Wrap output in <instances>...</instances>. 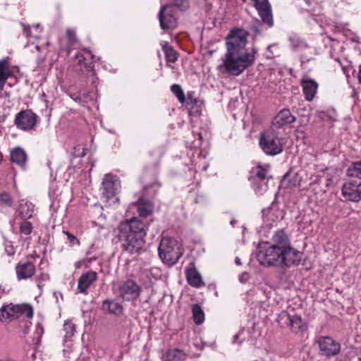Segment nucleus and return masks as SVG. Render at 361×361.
Returning <instances> with one entry per match:
<instances>
[{"label":"nucleus","mask_w":361,"mask_h":361,"mask_svg":"<svg viewBox=\"0 0 361 361\" xmlns=\"http://www.w3.org/2000/svg\"><path fill=\"white\" fill-rule=\"evenodd\" d=\"M0 204L7 207H13V199L8 192H4L0 193Z\"/></svg>","instance_id":"obj_36"},{"label":"nucleus","mask_w":361,"mask_h":361,"mask_svg":"<svg viewBox=\"0 0 361 361\" xmlns=\"http://www.w3.org/2000/svg\"><path fill=\"white\" fill-rule=\"evenodd\" d=\"M11 160L20 167H24L27 161V154L20 147H16L11 152Z\"/></svg>","instance_id":"obj_25"},{"label":"nucleus","mask_w":361,"mask_h":361,"mask_svg":"<svg viewBox=\"0 0 361 361\" xmlns=\"http://www.w3.org/2000/svg\"><path fill=\"white\" fill-rule=\"evenodd\" d=\"M346 174L349 177L357 178V179L361 180V161L353 163L347 169Z\"/></svg>","instance_id":"obj_32"},{"label":"nucleus","mask_w":361,"mask_h":361,"mask_svg":"<svg viewBox=\"0 0 361 361\" xmlns=\"http://www.w3.org/2000/svg\"><path fill=\"white\" fill-rule=\"evenodd\" d=\"M22 26L23 27V31L24 33L26 35L27 37H31L32 34L30 32V27L29 25H26L24 23H21ZM34 37H37V35H32Z\"/></svg>","instance_id":"obj_42"},{"label":"nucleus","mask_w":361,"mask_h":361,"mask_svg":"<svg viewBox=\"0 0 361 361\" xmlns=\"http://www.w3.org/2000/svg\"><path fill=\"white\" fill-rule=\"evenodd\" d=\"M175 5L180 11H185L189 8V3L188 0H173Z\"/></svg>","instance_id":"obj_39"},{"label":"nucleus","mask_w":361,"mask_h":361,"mask_svg":"<svg viewBox=\"0 0 361 361\" xmlns=\"http://www.w3.org/2000/svg\"><path fill=\"white\" fill-rule=\"evenodd\" d=\"M289 41L291 42L293 48H296L299 45V40L296 37H289Z\"/></svg>","instance_id":"obj_43"},{"label":"nucleus","mask_w":361,"mask_h":361,"mask_svg":"<svg viewBox=\"0 0 361 361\" xmlns=\"http://www.w3.org/2000/svg\"><path fill=\"white\" fill-rule=\"evenodd\" d=\"M271 245L279 247L287 252H291L293 255L302 259V253L291 246L290 240L286 232L283 230L276 231L272 238Z\"/></svg>","instance_id":"obj_8"},{"label":"nucleus","mask_w":361,"mask_h":361,"mask_svg":"<svg viewBox=\"0 0 361 361\" xmlns=\"http://www.w3.org/2000/svg\"><path fill=\"white\" fill-rule=\"evenodd\" d=\"M66 37L68 38V43L66 49H67L68 51L69 52L71 47L76 42L75 33L73 30H72L71 29H68L66 30Z\"/></svg>","instance_id":"obj_38"},{"label":"nucleus","mask_w":361,"mask_h":361,"mask_svg":"<svg viewBox=\"0 0 361 361\" xmlns=\"http://www.w3.org/2000/svg\"><path fill=\"white\" fill-rule=\"evenodd\" d=\"M97 278V274L93 271H89L82 274L78 281V289L80 293L87 295L88 294V288L96 281Z\"/></svg>","instance_id":"obj_16"},{"label":"nucleus","mask_w":361,"mask_h":361,"mask_svg":"<svg viewBox=\"0 0 361 361\" xmlns=\"http://www.w3.org/2000/svg\"><path fill=\"white\" fill-rule=\"evenodd\" d=\"M161 46L168 62L174 63L178 59V54L167 42H161Z\"/></svg>","instance_id":"obj_29"},{"label":"nucleus","mask_w":361,"mask_h":361,"mask_svg":"<svg viewBox=\"0 0 361 361\" xmlns=\"http://www.w3.org/2000/svg\"><path fill=\"white\" fill-rule=\"evenodd\" d=\"M235 262L237 265H241V261L240 259L238 257H236L235 258Z\"/></svg>","instance_id":"obj_50"},{"label":"nucleus","mask_w":361,"mask_h":361,"mask_svg":"<svg viewBox=\"0 0 361 361\" xmlns=\"http://www.w3.org/2000/svg\"><path fill=\"white\" fill-rule=\"evenodd\" d=\"M35 212V205L32 202L22 200L16 210V214L21 220H28L34 216Z\"/></svg>","instance_id":"obj_18"},{"label":"nucleus","mask_w":361,"mask_h":361,"mask_svg":"<svg viewBox=\"0 0 361 361\" xmlns=\"http://www.w3.org/2000/svg\"><path fill=\"white\" fill-rule=\"evenodd\" d=\"M263 23L269 27L274 25L271 6L268 0H251Z\"/></svg>","instance_id":"obj_14"},{"label":"nucleus","mask_w":361,"mask_h":361,"mask_svg":"<svg viewBox=\"0 0 361 361\" xmlns=\"http://www.w3.org/2000/svg\"><path fill=\"white\" fill-rule=\"evenodd\" d=\"M358 80L361 84V64L359 66Z\"/></svg>","instance_id":"obj_49"},{"label":"nucleus","mask_w":361,"mask_h":361,"mask_svg":"<svg viewBox=\"0 0 361 361\" xmlns=\"http://www.w3.org/2000/svg\"><path fill=\"white\" fill-rule=\"evenodd\" d=\"M185 354L178 349H171L166 351L161 357L162 361H184Z\"/></svg>","instance_id":"obj_28"},{"label":"nucleus","mask_w":361,"mask_h":361,"mask_svg":"<svg viewBox=\"0 0 361 361\" xmlns=\"http://www.w3.org/2000/svg\"><path fill=\"white\" fill-rule=\"evenodd\" d=\"M253 30L256 35H259L261 33V30L259 29V25H256L253 27Z\"/></svg>","instance_id":"obj_47"},{"label":"nucleus","mask_w":361,"mask_h":361,"mask_svg":"<svg viewBox=\"0 0 361 361\" xmlns=\"http://www.w3.org/2000/svg\"><path fill=\"white\" fill-rule=\"evenodd\" d=\"M248 33L243 29L236 28L231 31L226 39V53L223 60L225 71L235 76L240 75L245 69L254 64L257 50L250 51L246 49Z\"/></svg>","instance_id":"obj_1"},{"label":"nucleus","mask_w":361,"mask_h":361,"mask_svg":"<svg viewBox=\"0 0 361 361\" xmlns=\"http://www.w3.org/2000/svg\"><path fill=\"white\" fill-rule=\"evenodd\" d=\"M37 122V116L31 110H23L18 113L15 118V125L24 131L34 128Z\"/></svg>","instance_id":"obj_11"},{"label":"nucleus","mask_w":361,"mask_h":361,"mask_svg":"<svg viewBox=\"0 0 361 361\" xmlns=\"http://www.w3.org/2000/svg\"><path fill=\"white\" fill-rule=\"evenodd\" d=\"M64 233L66 235L68 239L69 240V243L71 246L80 245L79 240L72 233L68 231H64Z\"/></svg>","instance_id":"obj_40"},{"label":"nucleus","mask_w":361,"mask_h":361,"mask_svg":"<svg viewBox=\"0 0 361 361\" xmlns=\"http://www.w3.org/2000/svg\"><path fill=\"white\" fill-rule=\"evenodd\" d=\"M235 222H236V220H235V219H233L231 221L230 224H231V225L233 227V226H234V225H235Z\"/></svg>","instance_id":"obj_52"},{"label":"nucleus","mask_w":361,"mask_h":361,"mask_svg":"<svg viewBox=\"0 0 361 361\" xmlns=\"http://www.w3.org/2000/svg\"><path fill=\"white\" fill-rule=\"evenodd\" d=\"M267 180L264 181H251L252 188L257 193L262 194L267 190Z\"/></svg>","instance_id":"obj_37"},{"label":"nucleus","mask_w":361,"mask_h":361,"mask_svg":"<svg viewBox=\"0 0 361 361\" xmlns=\"http://www.w3.org/2000/svg\"><path fill=\"white\" fill-rule=\"evenodd\" d=\"M4 87H2V86H1V85H0V93H1V91L4 90Z\"/></svg>","instance_id":"obj_54"},{"label":"nucleus","mask_w":361,"mask_h":361,"mask_svg":"<svg viewBox=\"0 0 361 361\" xmlns=\"http://www.w3.org/2000/svg\"><path fill=\"white\" fill-rule=\"evenodd\" d=\"M302 90L307 101H312L317 93L318 84L312 79H302L301 81Z\"/></svg>","instance_id":"obj_22"},{"label":"nucleus","mask_w":361,"mask_h":361,"mask_svg":"<svg viewBox=\"0 0 361 361\" xmlns=\"http://www.w3.org/2000/svg\"><path fill=\"white\" fill-rule=\"evenodd\" d=\"M22 316L30 319L33 317V310L28 304L13 305L4 306L1 310V317L4 319H16Z\"/></svg>","instance_id":"obj_5"},{"label":"nucleus","mask_w":361,"mask_h":361,"mask_svg":"<svg viewBox=\"0 0 361 361\" xmlns=\"http://www.w3.org/2000/svg\"><path fill=\"white\" fill-rule=\"evenodd\" d=\"M341 192L346 200L359 202L361 200V180L351 179L346 181L342 187Z\"/></svg>","instance_id":"obj_12"},{"label":"nucleus","mask_w":361,"mask_h":361,"mask_svg":"<svg viewBox=\"0 0 361 361\" xmlns=\"http://www.w3.org/2000/svg\"><path fill=\"white\" fill-rule=\"evenodd\" d=\"M171 90L176 95L180 103L183 104L185 102V94L179 85H172L171 86Z\"/></svg>","instance_id":"obj_35"},{"label":"nucleus","mask_w":361,"mask_h":361,"mask_svg":"<svg viewBox=\"0 0 361 361\" xmlns=\"http://www.w3.org/2000/svg\"><path fill=\"white\" fill-rule=\"evenodd\" d=\"M118 178L116 176L106 174L102 181L103 195L107 199L113 197L116 195V182Z\"/></svg>","instance_id":"obj_17"},{"label":"nucleus","mask_w":361,"mask_h":361,"mask_svg":"<svg viewBox=\"0 0 361 361\" xmlns=\"http://www.w3.org/2000/svg\"><path fill=\"white\" fill-rule=\"evenodd\" d=\"M188 100H190V102H191L192 103H194V104H195V103L197 102L196 99L192 98V93H191V92H189V93L188 94Z\"/></svg>","instance_id":"obj_44"},{"label":"nucleus","mask_w":361,"mask_h":361,"mask_svg":"<svg viewBox=\"0 0 361 361\" xmlns=\"http://www.w3.org/2000/svg\"><path fill=\"white\" fill-rule=\"evenodd\" d=\"M133 205L136 206L139 215L142 217L150 215L153 212V204L149 200L140 199L137 203Z\"/></svg>","instance_id":"obj_26"},{"label":"nucleus","mask_w":361,"mask_h":361,"mask_svg":"<svg viewBox=\"0 0 361 361\" xmlns=\"http://www.w3.org/2000/svg\"><path fill=\"white\" fill-rule=\"evenodd\" d=\"M118 238L121 243L122 248L130 254L139 252L145 243L144 238L140 235L118 231Z\"/></svg>","instance_id":"obj_6"},{"label":"nucleus","mask_w":361,"mask_h":361,"mask_svg":"<svg viewBox=\"0 0 361 361\" xmlns=\"http://www.w3.org/2000/svg\"><path fill=\"white\" fill-rule=\"evenodd\" d=\"M19 230L21 234L25 235H30L33 231V226L27 220H22L19 224Z\"/></svg>","instance_id":"obj_34"},{"label":"nucleus","mask_w":361,"mask_h":361,"mask_svg":"<svg viewBox=\"0 0 361 361\" xmlns=\"http://www.w3.org/2000/svg\"><path fill=\"white\" fill-rule=\"evenodd\" d=\"M39 24L36 25L35 28H39Z\"/></svg>","instance_id":"obj_55"},{"label":"nucleus","mask_w":361,"mask_h":361,"mask_svg":"<svg viewBox=\"0 0 361 361\" xmlns=\"http://www.w3.org/2000/svg\"><path fill=\"white\" fill-rule=\"evenodd\" d=\"M102 308L105 312L119 315L123 312L122 305L114 300H105L102 303Z\"/></svg>","instance_id":"obj_27"},{"label":"nucleus","mask_w":361,"mask_h":361,"mask_svg":"<svg viewBox=\"0 0 361 361\" xmlns=\"http://www.w3.org/2000/svg\"><path fill=\"white\" fill-rule=\"evenodd\" d=\"M266 245L267 246L262 247L257 256L258 262L262 265L288 268L298 265L302 259L291 252H286V250L271 245L269 243H266Z\"/></svg>","instance_id":"obj_2"},{"label":"nucleus","mask_w":361,"mask_h":361,"mask_svg":"<svg viewBox=\"0 0 361 361\" xmlns=\"http://www.w3.org/2000/svg\"><path fill=\"white\" fill-rule=\"evenodd\" d=\"M316 342L319 345V352L322 355L333 357L338 355L340 352V343L330 336H319Z\"/></svg>","instance_id":"obj_10"},{"label":"nucleus","mask_w":361,"mask_h":361,"mask_svg":"<svg viewBox=\"0 0 361 361\" xmlns=\"http://www.w3.org/2000/svg\"><path fill=\"white\" fill-rule=\"evenodd\" d=\"M185 275L187 281L191 286L200 288L204 286L200 274L195 268L188 269Z\"/></svg>","instance_id":"obj_23"},{"label":"nucleus","mask_w":361,"mask_h":361,"mask_svg":"<svg viewBox=\"0 0 361 361\" xmlns=\"http://www.w3.org/2000/svg\"><path fill=\"white\" fill-rule=\"evenodd\" d=\"M82 261L76 262L75 263V267L76 269H79V268H80V267L82 266Z\"/></svg>","instance_id":"obj_48"},{"label":"nucleus","mask_w":361,"mask_h":361,"mask_svg":"<svg viewBox=\"0 0 361 361\" xmlns=\"http://www.w3.org/2000/svg\"><path fill=\"white\" fill-rule=\"evenodd\" d=\"M118 229V231H124L128 233L135 234V235H139L140 237L145 238L147 225L137 218L134 217L121 222Z\"/></svg>","instance_id":"obj_9"},{"label":"nucleus","mask_w":361,"mask_h":361,"mask_svg":"<svg viewBox=\"0 0 361 361\" xmlns=\"http://www.w3.org/2000/svg\"><path fill=\"white\" fill-rule=\"evenodd\" d=\"M9 61L10 59L8 56L0 61V85L2 87H4L6 80L12 75Z\"/></svg>","instance_id":"obj_24"},{"label":"nucleus","mask_w":361,"mask_h":361,"mask_svg":"<svg viewBox=\"0 0 361 361\" xmlns=\"http://www.w3.org/2000/svg\"><path fill=\"white\" fill-rule=\"evenodd\" d=\"M242 331H240L238 332V334H236L235 335H234L233 336V343H237L238 342V339L239 338L240 334H241Z\"/></svg>","instance_id":"obj_45"},{"label":"nucleus","mask_w":361,"mask_h":361,"mask_svg":"<svg viewBox=\"0 0 361 361\" xmlns=\"http://www.w3.org/2000/svg\"><path fill=\"white\" fill-rule=\"evenodd\" d=\"M140 286L131 279L126 280L118 288L119 295L128 301L137 299L140 296Z\"/></svg>","instance_id":"obj_13"},{"label":"nucleus","mask_w":361,"mask_h":361,"mask_svg":"<svg viewBox=\"0 0 361 361\" xmlns=\"http://www.w3.org/2000/svg\"><path fill=\"white\" fill-rule=\"evenodd\" d=\"M278 322L282 326H290L294 332H299L302 328V322L298 315H291L283 311L278 317Z\"/></svg>","instance_id":"obj_15"},{"label":"nucleus","mask_w":361,"mask_h":361,"mask_svg":"<svg viewBox=\"0 0 361 361\" xmlns=\"http://www.w3.org/2000/svg\"><path fill=\"white\" fill-rule=\"evenodd\" d=\"M268 168L269 166H258L255 171L253 172L255 173V175L252 176L250 178V181H255V180H259V181H264V180H267L268 179V177H267V175H268Z\"/></svg>","instance_id":"obj_30"},{"label":"nucleus","mask_w":361,"mask_h":361,"mask_svg":"<svg viewBox=\"0 0 361 361\" xmlns=\"http://www.w3.org/2000/svg\"><path fill=\"white\" fill-rule=\"evenodd\" d=\"M16 272L18 280L27 279L35 274V267L32 262H20L16 267Z\"/></svg>","instance_id":"obj_19"},{"label":"nucleus","mask_w":361,"mask_h":361,"mask_svg":"<svg viewBox=\"0 0 361 361\" xmlns=\"http://www.w3.org/2000/svg\"><path fill=\"white\" fill-rule=\"evenodd\" d=\"M158 252L163 262L168 265L175 264L183 254L176 240L168 236L161 238Z\"/></svg>","instance_id":"obj_3"},{"label":"nucleus","mask_w":361,"mask_h":361,"mask_svg":"<svg viewBox=\"0 0 361 361\" xmlns=\"http://www.w3.org/2000/svg\"><path fill=\"white\" fill-rule=\"evenodd\" d=\"M70 97H71V98L73 100H74V101H75V102H79V103H80V101H81L80 97H78V96H75H75H73V95H72V94H70Z\"/></svg>","instance_id":"obj_46"},{"label":"nucleus","mask_w":361,"mask_h":361,"mask_svg":"<svg viewBox=\"0 0 361 361\" xmlns=\"http://www.w3.org/2000/svg\"><path fill=\"white\" fill-rule=\"evenodd\" d=\"M5 251L9 256L13 255L16 252L14 247L10 243L6 244Z\"/></svg>","instance_id":"obj_41"},{"label":"nucleus","mask_w":361,"mask_h":361,"mask_svg":"<svg viewBox=\"0 0 361 361\" xmlns=\"http://www.w3.org/2000/svg\"><path fill=\"white\" fill-rule=\"evenodd\" d=\"M40 331L42 332L43 331V329L42 328H40Z\"/></svg>","instance_id":"obj_57"},{"label":"nucleus","mask_w":361,"mask_h":361,"mask_svg":"<svg viewBox=\"0 0 361 361\" xmlns=\"http://www.w3.org/2000/svg\"><path fill=\"white\" fill-rule=\"evenodd\" d=\"M295 121V117L292 115L288 109H283L274 119L273 125L276 128H280L285 125L293 123Z\"/></svg>","instance_id":"obj_21"},{"label":"nucleus","mask_w":361,"mask_h":361,"mask_svg":"<svg viewBox=\"0 0 361 361\" xmlns=\"http://www.w3.org/2000/svg\"><path fill=\"white\" fill-rule=\"evenodd\" d=\"M35 48H36V49H37V50H39V46H37V45L35 47Z\"/></svg>","instance_id":"obj_56"},{"label":"nucleus","mask_w":361,"mask_h":361,"mask_svg":"<svg viewBox=\"0 0 361 361\" xmlns=\"http://www.w3.org/2000/svg\"><path fill=\"white\" fill-rule=\"evenodd\" d=\"M48 279H49V276L48 275H47V274H43L42 275V279L43 280H47Z\"/></svg>","instance_id":"obj_53"},{"label":"nucleus","mask_w":361,"mask_h":361,"mask_svg":"<svg viewBox=\"0 0 361 361\" xmlns=\"http://www.w3.org/2000/svg\"><path fill=\"white\" fill-rule=\"evenodd\" d=\"M317 115H318V116H319L320 118H322V119H324V115H325L324 112H323V111H320V112H319V113H318V114H317Z\"/></svg>","instance_id":"obj_51"},{"label":"nucleus","mask_w":361,"mask_h":361,"mask_svg":"<svg viewBox=\"0 0 361 361\" xmlns=\"http://www.w3.org/2000/svg\"><path fill=\"white\" fill-rule=\"evenodd\" d=\"M259 145L263 152L268 155H276L283 151L281 140L272 130L261 133Z\"/></svg>","instance_id":"obj_4"},{"label":"nucleus","mask_w":361,"mask_h":361,"mask_svg":"<svg viewBox=\"0 0 361 361\" xmlns=\"http://www.w3.org/2000/svg\"><path fill=\"white\" fill-rule=\"evenodd\" d=\"M160 27L162 30H173L178 24L175 8L172 5L163 6L158 15Z\"/></svg>","instance_id":"obj_7"},{"label":"nucleus","mask_w":361,"mask_h":361,"mask_svg":"<svg viewBox=\"0 0 361 361\" xmlns=\"http://www.w3.org/2000/svg\"><path fill=\"white\" fill-rule=\"evenodd\" d=\"M192 312L196 324H201L204 321V313L199 305L195 304L192 306Z\"/></svg>","instance_id":"obj_31"},{"label":"nucleus","mask_w":361,"mask_h":361,"mask_svg":"<svg viewBox=\"0 0 361 361\" xmlns=\"http://www.w3.org/2000/svg\"><path fill=\"white\" fill-rule=\"evenodd\" d=\"M63 331H65L64 341L70 340L76 331L75 325L70 320L66 321L63 324Z\"/></svg>","instance_id":"obj_33"},{"label":"nucleus","mask_w":361,"mask_h":361,"mask_svg":"<svg viewBox=\"0 0 361 361\" xmlns=\"http://www.w3.org/2000/svg\"><path fill=\"white\" fill-rule=\"evenodd\" d=\"M94 61V56L88 50H84L83 53H78L75 56V61L80 66L81 71H89L92 70V63Z\"/></svg>","instance_id":"obj_20"}]
</instances>
